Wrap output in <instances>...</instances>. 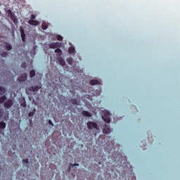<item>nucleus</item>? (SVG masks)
I'll return each instance as SVG.
<instances>
[{
	"label": "nucleus",
	"mask_w": 180,
	"mask_h": 180,
	"mask_svg": "<svg viewBox=\"0 0 180 180\" xmlns=\"http://www.w3.org/2000/svg\"><path fill=\"white\" fill-rule=\"evenodd\" d=\"M102 119L105 122V123H110V112L108 110L103 111Z\"/></svg>",
	"instance_id": "obj_1"
},
{
	"label": "nucleus",
	"mask_w": 180,
	"mask_h": 180,
	"mask_svg": "<svg viewBox=\"0 0 180 180\" xmlns=\"http://www.w3.org/2000/svg\"><path fill=\"white\" fill-rule=\"evenodd\" d=\"M2 117L4 120H8V119H9V111L0 108V119Z\"/></svg>",
	"instance_id": "obj_2"
},
{
	"label": "nucleus",
	"mask_w": 180,
	"mask_h": 180,
	"mask_svg": "<svg viewBox=\"0 0 180 180\" xmlns=\"http://www.w3.org/2000/svg\"><path fill=\"white\" fill-rule=\"evenodd\" d=\"M36 19V15L34 14L31 15V20L28 21V23L30 25H32V26H37L39 25V21L34 20Z\"/></svg>",
	"instance_id": "obj_3"
},
{
	"label": "nucleus",
	"mask_w": 180,
	"mask_h": 180,
	"mask_svg": "<svg viewBox=\"0 0 180 180\" xmlns=\"http://www.w3.org/2000/svg\"><path fill=\"white\" fill-rule=\"evenodd\" d=\"M87 127L89 130H92V129H98V124L94 122H87Z\"/></svg>",
	"instance_id": "obj_4"
},
{
	"label": "nucleus",
	"mask_w": 180,
	"mask_h": 180,
	"mask_svg": "<svg viewBox=\"0 0 180 180\" xmlns=\"http://www.w3.org/2000/svg\"><path fill=\"white\" fill-rule=\"evenodd\" d=\"M61 47V42H52L49 44V49H57Z\"/></svg>",
	"instance_id": "obj_5"
},
{
	"label": "nucleus",
	"mask_w": 180,
	"mask_h": 180,
	"mask_svg": "<svg viewBox=\"0 0 180 180\" xmlns=\"http://www.w3.org/2000/svg\"><path fill=\"white\" fill-rule=\"evenodd\" d=\"M27 73L22 74L18 79V81H19V82H25V81H27Z\"/></svg>",
	"instance_id": "obj_6"
},
{
	"label": "nucleus",
	"mask_w": 180,
	"mask_h": 180,
	"mask_svg": "<svg viewBox=\"0 0 180 180\" xmlns=\"http://www.w3.org/2000/svg\"><path fill=\"white\" fill-rule=\"evenodd\" d=\"M111 130H110V126L108 125V124H105L104 125V128L103 129V132L105 134H109V133H110Z\"/></svg>",
	"instance_id": "obj_7"
},
{
	"label": "nucleus",
	"mask_w": 180,
	"mask_h": 180,
	"mask_svg": "<svg viewBox=\"0 0 180 180\" xmlns=\"http://www.w3.org/2000/svg\"><path fill=\"white\" fill-rule=\"evenodd\" d=\"M41 88V86H32L28 88V91H30L32 92H37V91H39V89H40Z\"/></svg>",
	"instance_id": "obj_8"
},
{
	"label": "nucleus",
	"mask_w": 180,
	"mask_h": 180,
	"mask_svg": "<svg viewBox=\"0 0 180 180\" xmlns=\"http://www.w3.org/2000/svg\"><path fill=\"white\" fill-rule=\"evenodd\" d=\"M13 105V101L12 100H8L5 102L4 103V108H6V109H9L10 108H12Z\"/></svg>",
	"instance_id": "obj_9"
},
{
	"label": "nucleus",
	"mask_w": 180,
	"mask_h": 180,
	"mask_svg": "<svg viewBox=\"0 0 180 180\" xmlns=\"http://www.w3.org/2000/svg\"><path fill=\"white\" fill-rule=\"evenodd\" d=\"M20 32L22 41H26V34H25V30L22 27L20 28Z\"/></svg>",
	"instance_id": "obj_10"
},
{
	"label": "nucleus",
	"mask_w": 180,
	"mask_h": 180,
	"mask_svg": "<svg viewBox=\"0 0 180 180\" xmlns=\"http://www.w3.org/2000/svg\"><path fill=\"white\" fill-rule=\"evenodd\" d=\"M90 85H101V80L91 79L89 82Z\"/></svg>",
	"instance_id": "obj_11"
},
{
	"label": "nucleus",
	"mask_w": 180,
	"mask_h": 180,
	"mask_svg": "<svg viewBox=\"0 0 180 180\" xmlns=\"http://www.w3.org/2000/svg\"><path fill=\"white\" fill-rule=\"evenodd\" d=\"M82 115H83L86 117H92V114L91 112H89V111H86V110H83L82 112Z\"/></svg>",
	"instance_id": "obj_12"
},
{
	"label": "nucleus",
	"mask_w": 180,
	"mask_h": 180,
	"mask_svg": "<svg viewBox=\"0 0 180 180\" xmlns=\"http://www.w3.org/2000/svg\"><path fill=\"white\" fill-rule=\"evenodd\" d=\"M6 50H7V51H11V50H12V45H11V44H9V43H6Z\"/></svg>",
	"instance_id": "obj_13"
},
{
	"label": "nucleus",
	"mask_w": 180,
	"mask_h": 180,
	"mask_svg": "<svg viewBox=\"0 0 180 180\" xmlns=\"http://www.w3.org/2000/svg\"><path fill=\"white\" fill-rule=\"evenodd\" d=\"M55 53L58 54V56H62L63 55V51L60 49H56L55 50Z\"/></svg>",
	"instance_id": "obj_14"
},
{
	"label": "nucleus",
	"mask_w": 180,
	"mask_h": 180,
	"mask_svg": "<svg viewBox=\"0 0 180 180\" xmlns=\"http://www.w3.org/2000/svg\"><path fill=\"white\" fill-rule=\"evenodd\" d=\"M68 51L70 54H73V53H75V48L73 46H71L69 48Z\"/></svg>",
	"instance_id": "obj_15"
},
{
	"label": "nucleus",
	"mask_w": 180,
	"mask_h": 180,
	"mask_svg": "<svg viewBox=\"0 0 180 180\" xmlns=\"http://www.w3.org/2000/svg\"><path fill=\"white\" fill-rule=\"evenodd\" d=\"M5 87L0 86V96L1 95H4L5 94Z\"/></svg>",
	"instance_id": "obj_16"
},
{
	"label": "nucleus",
	"mask_w": 180,
	"mask_h": 180,
	"mask_svg": "<svg viewBox=\"0 0 180 180\" xmlns=\"http://www.w3.org/2000/svg\"><path fill=\"white\" fill-rule=\"evenodd\" d=\"M67 63L70 65H72V63H74V60L72 59V58H69L67 59Z\"/></svg>",
	"instance_id": "obj_17"
},
{
	"label": "nucleus",
	"mask_w": 180,
	"mask_h": 180,
	"mask_svg": "<svg viewBox=\"0 0 180 180\" xmlns=\"http://www.w3.org/2000/svg\"><path fill=\"white\" fill-rule=\"evenodd\" d=\"M30 78H33V77L36 76V71L34 70H32L30 72Z\"/></svg>",
	"instance_id": "obj_18"
},
{
	"label": "nucleus",
	"mask_w": 180,
	"mask_h": 180,
	"mask_svg": "<svg viewBox=\"0 0 180 180\" xmlns=\"http://www.w3.org/2000/svg\"><path fill=\"white\" fill-rule=\"evenodd\" d=\"M5 101H6V96L4 95L0 97V103H4Z\"/></svg>",
	"instance_id": "obj_19"
},
{
	"label": "nucleus",
	"mask_w": 180,
	"mask_h": 180,
	"mask_svg": "<svg viewBox=\"0 0 180 180\" xmlns=\"http://www.w3.org/2000/svg\"><path fill=\"white\" fill-rule=\"evenodd\" d=\"M70 102L72 105H78V101L75 98L70 99Z\"/></svg>",
	"instance_id": "obj_20"
},
{
	"label": "nucleus",
	"mask_w": 180,
	"mask_h": 180,
	"mask_svg": "<svg viewBox=\"0 0 180 180\" xmlns=\"http://www.w3.org/2000/svg\"><path fill=\"white\" fill-rule=\"evenodd\" d=\"M6 127V123L4 122H0V129H5Z\"/></svg>",
	"instance_id": "obj_21"
},
{
	"label": "nucleus",
	"mask_w": 180,
	"mask_h": 180,
	"mask_svg": "<svg viewBox=\"0 0 180 180\" xmlns=\"http://www.w3.org/2000/svg\"><path fill=\"white\" fill-rule=\"evenodd\" d=\"M49 27V25L46 22L42 23V29L43 30H46Z\"/></svg>",
	"instance_id": "obj_22"
},
{
	"label": "nucleus",
	"mask_w": 180,
	"mask_h": 180,
	"mask_svg": "<svg viewBox=\"0 0 180 180\" xmlns=\"http://www.w3.org/2000/svg\"><path fill=\"white\" fill-rule=\"evenodd\" d=\"M7 13H8V16H10L11 18H13V13L12 12V11L8 10Z\"/></svg>",
	"instance_id": "obj_23"
},
{
	"label": "nucleus",
	"mask_w": 180,
	"mask_h": 180,
	"mask_svg": "<svg viewBox=\"0 0 180 180\" xmlns=\"http://www.w3.org/2000/svg\"><path fill=\"white\" fill-rule=\"evenodd\" d=\"M59 63H60V65H62L63 67H64V65H65V60H64L63 59L59 60Z\"/></svg>",
	"instance_id": "obj_24"
},
{
	"label": "nucleus",
	"mask_w": 180,
	"mask_h": 180,
	"mask_svg": "<svg viewBox=\"0 0 180 180\" xmlns=\"http://www.w3.org/2000/svg\"><path fill=\"white\" fill-rule=\"evenodd\" d=\"M94 95L96 96H99V95H101V90H96L94 91Z\"/></svg>",
	"instance_id": "obj_25"
},
{
	"label": "nucleus",
	"mask_w": 180,
	"mask_h": 180,
	"mask_svg": "<svg viewBox=\"0 0 180 180\" xmlns=\"http://www.w3.org/2000/svg\"><path fill=\"white\" fill-rule=\"evenodd\" d=\"M56 39L57 40H58L59 41H61L63 40V37L61 35H57L56 36Z\"/></svg>",
	"instance_id": "obj_26"
},
{
	"label": "nucleus",
	"mask_w": 180,
	"mask_h": 180,
	"mask_svg": "<svg viewBox=\"0 0 180 180\" xmlns=\"http://www.w3.org/2000/svg\"><path fill=\"white\" fill-rule=\"evenodd\" d=\"M1 57H7L8 52L4 51V52L1 53Z\"/></svg>",
	"instance_id": "obj_27"
},
{
	"label": "nucleus",
	"mask_w": 180,
	"mask_h": 180,
	"mask_svg": "<svg viewBox=\"0 0 180 180\" xmlns=\"http://www.w3.org/2000/svg\"><path fill=\"white\" fill-rule=\"evenodd\" d=\"M21 67L22 68H26V67H27V64L25 62H24L21 64Z\"/></svg>",
	"instance_id": "obj_28"
},
{
	"label": "nucleus",
	"mask_w": 180,
	"mask_h": 180,
	"mask_svg": "<svg viewBox=\"0 0 180 180\" xmlns=\"http://www.w3.org/2000/svg\"><path fill=\"white\" fill-rule=\"evenodd\" d=\"M24 102L21 103L22 108H26V101L23 100Z\"/></svg>",
	"instance_id": "obj_29"
},
{
	"label": "nucleus",
	"mask_w": 180,
	"mask_h": 180,
	"mask_svg": "<svg viewBox=\"0 0 180 180\" xmlns=\"http://www.w3.org/2000/svg\"><path fill=\"white\" fill-rule=\"evenodd\" d=\"M22 163H24V164H29V159H24V160H22Z\"/></svg>",
	"instance_id": "obj_30"
},
{
	"label": "nucleus",
	"mask_w": 180,
	"mask_h": 180,
	"mask_svg": "<svg viewBox=\"0 0 180 180\" xmlns=\"http://www.w3.org/2000/svg\"><path fill=\"white\" fill-rule=\"evenodd\" d=\"M71 167H79V164L78 163H74V164H70Z\"/></svg>",
	"instance_id": "obj_31"
},
{
	"label": "nucleus",
	"mask_w": 180,
	"mask_h": 180,
	"mask_svg": "<svg viewBox=\"0 0 180 180\" xmlns=\"http://www.w3.org/2000/svg\"><path fill=\"white\" fill-rule=\"evenodd\" d=\"M48 123H49V124H50L51 126H54V124H53V122L51 121V120H49L48 121Z\"/></svg>",
	"instance_id": "obj_32"
},
{
	"label": "nucleus",
	"mask_w": 180,
	"mask_h": 180,
	"mask_svg": "<svg viewBox=\"0 0 180 180\" xmlns=\"http://www.w3.org/2000/svg\"><path fill=\"white\" fill-rule=\"evenodd\" d=\"M28 116H30H30H33V112H30L29 115H28Z\"/></svg>",
	"instance_id": "obj_33"
},
{
	"label": "nucleus",
	"mask_w": 180,
	"mask_h": 180,
	"mask_svg": "<svg viewBox=\"0 0 180 180\" xmlns=\"http://www.w3.org/2000/svg\"><path fill=\"white\" fill-rule=\"evenodd\" d=\"M0 134H4V131L0 130Z\"/></svg>",
	"instance_id": "obj_34"
},
{
	"label": "nucleus",
	"mask_w": 180,
	"mask_h": 180,
	"mask_svg": "<svg viewBox=\"0 0 180 180\" xmlns=\"http://www.w3.org/2000/svg\"><path fill=\"white\" fill-rule=\"evenodd\" d=\"M69 171H71V167H69Z\"/></svg>",
	"instance_id": "obj_35"
}]
</instances>
